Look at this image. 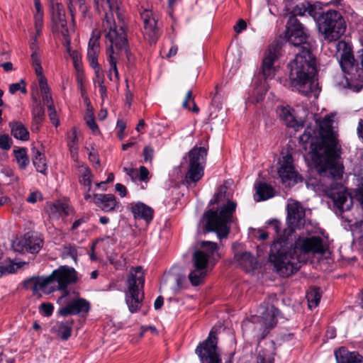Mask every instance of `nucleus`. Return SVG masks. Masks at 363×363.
Instances as JSON below:
<instances>
[{"mask_svg":"<svg viewBox=\"0 0 363 363\" xmlns=\"http://www.w3.org/2000/svg\"><path fill=\"white\" fill-rule=\"evenodd\" d=\"M333 115L325 116L319 123L320 138L317 137L316 129L307 127L300 136L304 148L309 145V154L315 168L320 176L333 180L340 179L343 173V166L340 162L337 130L333 127Z\"/></svg>","mask_w":363,"mask_h":363,"instance_id":"obj_1","label":"nucleus"},{"mask_svg":"<svg viewBox=\"0 0 363 363\" xmlns=\"http://www.w3.org/2000/svg\"><path fill=\"white\" fill-rule=\"evenodd\" d=\"M286 40L298 49L295 57L288 67L292 90L303 95L311 92V84L316 73V60L311 52L308 30L294 16H289L285 30Z\"/></svg>","mask_w":363,"mask_h":363,"instance_id":"obj_2","label":"nucleus"},{"mask_svg":"<svg viewBox=\"0 0 363 363\" xmlns=\"http://www.w3.org/2000/svg\"><path fill=\"white\" fill-rule=\"evenodd\" d=\"M268 228L277 236L270 247L269 261L274 263L281 276L289 277L300 269V262L296 255V249L291 247L292 243H289L285 237V230L282 229L280 221H269Z\"/></svg>","mask_w":363,"mask_h":363,"instance_id":"obj_3","label":"nucleus"},{"mask_svg":"<svg viewBox=\"0 0 363 363\" xmlns=\"http://www.w3.org/2000/svg\"><path fill=\"white\" fill-rule=\"evenodd\" d=\"M77 280V272L72 267L64 265L55 269L47 277H33L24 281V286L32 290L34 294L43 292L49 294L55 291H62V294L57 299V303H65V297L69 295L67 289L68 285Z\"/></svg>","mask_w":363,"mask_h":363,"instance_id":"obj_4","label":"nucleus"},{"mask_svg":"<svg viewBox=\"0 0 363 363\" xmlns=\"http://www.w3.org/2000/svg\"><path fill=\"white\" fill-rule=\"evenodd\" d=\"M214 203L218 204L217 209H210L203 215L206 230L207 232H216L218 237L221 239L226 238L230 233L237 203L230 199L225 186L219 187L215 196Z\"/></svg>","mask_w":363,"mask_h":363,"instance_id":"obj_5","label":"nucleus"},{"mask_svg":"<svg viewBox=\"0 0 363 363\" xmlns=\"http://www.w3.org/2000/svg\"><path fill=\"white\" fill-rule=\"evenodd\" d=\"M107 20L102 22V31L104 33L107 49L108 61L110 65L108 77L111 81H118L119 74L117 69L116 50H124L129 58L130 52L128 50V40L126 33L122 26H117L115 20L111 17H106Z\"/></svg>","mask_w":363,"mask_h":363,"instance_id":"obj_6","label":"nucleus"},{"mask_svg":"<svg viewBox=\"0 0 363 363\" xmlns=\"http://www.w3.org/2000/svg\"><path fill=\"white\" fill-rule=\"evenodd\" d=\"M218 245L211 241H203L201 249L194 252L192 262L194 269L188 277L193 286H198L204 280L207 275V267L214 256L218 254Z\"/></svg>","mask_w":363,"mask_h":363,"instance_id":"obj_7","label":"nucleus"},{"mask_svg":"<svg viewBox=\"0 0 363 363\" xmlns=\"http://www.w3.org/2000/svg\"><path fill=\"white\" fill-rule=\"evenodd\" d=\"M336 57L342 71L347 74L346 79L348 84H353L359 91L363 87V70L359 69L358 64H355L350 47L345 41H339L336 45Z\"/></svg>","mask_w":363,"mask_h":363,"instance_id":"obj_8","label":"nucleus"},{"mask_svg":"<svg viewBox=\"0 0 363 363\" xmlns=\"http://www.w3.org/2000/svg\"><path fill=\"white\" fill-rule=\"evenodd\" d=\"M319 32L328 41H336L346 30L345 21L341 13L335 10H329L319 15L316 20Z\"/></svg>","mask_w":363,"mask_h":363,"instance_id":"obj_9","label":"nucleus"},{"mask_svg":"<svg viewBox=\"0 0 363 363\" xmlns=\"http://www.w3.org/2000/svg\"><path fill=\"white\" fill-rule=\"evenodd\" d=\"M145 277L141 267L131 268L127 280L128 291L125 293V302L131 313L140 310L143 298Z\"/></svg>","mask_w":363,"mask_h":363,"instance_id":"obj_10","label":"nucleus"},{"mask_svg":"<svg viewBox=\"0 0 363 363\" xmlns=\"http://www.w3.org/2000/svg\"><path fill=\"white\" fill-rule=\"evenodd\" d=\"M257 315L252 318V323L257 325L256 328L261 331V338H264L269 331L274 328L280 312L277 308L268 302L261 303L257 309Z\"/></svg>","mask_w":363,"mask_h":363,"instance_id":"obj_11","label":"nucleus"},{"mask_svg":"<svg viewBox=\"0 0 363 363\" xmlns=\"http://www.w3.org/2000/svg\"><path fill=\"white\" fill-rule=\"evenodd\" d=\"M207 149L204 147H194L189 152L188 171L185 176L186 184L196 183L203 176Z\"/></svg>","mask_w":363,"mask_h":363,"instance_id":"obj_12","label":"nucleus"},{"mask_svg":"<svg viewBox=\"0 0 363 363\" xmlns=\"http://www.w3.org/2000/svg\"><path fill=\"white\" fill-rule=\"evenodd\" d=\"M328 196L333 201L342 218L347 223H352V218L345 214V212L351 209L353 204L352 198L347 193L345 186L340 184H331Z\"/></svg>","mask_w":363,"mask_h":363,"instance_id":"obj_13","label":"nucleus"},{"mask_svg":"<svg viewBox=\"0 0 363 363\" xmlns=\"http://www.w3.org/2000/svg\"><path fill=\"white\" fill-rule=\"evenodd\" d=\"M52 13V31L60 33L63 37V44L69 50V30L65 18V11L63 5L55 0H50Z\"/></svg>","mask_w":363,"mask_h":363,"instance_id":"obj_14","label":"nucleus"},{"mask_svg":"<svg viewBox=\"0 0 363 363\" xmlns=\"http://www.w3.org/2000/svg\"><path fill=\"white\" fill-rule=\"evenodd\" d=\"M217 340L212 331L208 337L198 345L196 352L198 354L201 363H220V359L217 353ZM228 363H231L229 361Z\"/></svg>","mask_w":363,"mask_h":363,"instance_id":"obj_15","label":"nucleus"},{"mask_svg":"<svg viewBox=\"0 0 363 363\" xmlns=\"http://www.w3.org/2000/svg\"><path fill=\"white\" fill-rule=\"evenodd\" d=\"M60 306L57 313L64 317L69 315L87 313L90 310L89 302L78 296L69 299L65 297V303Z\"/></svg>","mask_w":363,"mask_h":363,"instance_id":"obj_16","label":"nucleus"},{"mask_svg":"<svg viewBox=\"0 0 363 363\" xmlns=\"http://www.w3.org/2000/svg\"><path fill=\"white\" fill-rule=\"evenodd\" d=\"M43 240L33 233L28 232L23 237L17 239L13 242L15 251L21 253H38L42 248Z\"/></svg>","mask_w":363,"mask_h":363,"instance_id":"obj_17","label":"nucleus"},{"mask_svg":"<svg viewBox=\"0 0 363 363\" xmlns=\"http://www.w3.org/2000/svg\"><path fill=\"white\" fill-rule=\"evenodd\" d=\"M279 164L280 167L278 169V174L281 182L285 186H294L301 181V177L294 169L293 158L291 155L286 154L283 156L279 161Z\"/></svg>","mask_w":363,"mask_h":363,"instance_id":"obj_18","label":"nucleus"},{"mask_svg":"<svg viewBox=\"0 0 363 363\" xmlns=\"http://www.w3.org/2000/svg\"><path fill=\"white\" fill-rule=\"evenodd\" d=\"M286 210V220L289 228L292 230L303 226L306 221L305 209L300 202L294 199H289Z\"/></svg>","mask_w":363,"mask_h":363,"instance_id":"obj_19","label":"nucleus"},{"mask_svg":"<svg viewBox=\"0 0 363 363\" xmlns=\"http://www.w3.org/2000/svg\"><path fill=\"white\" fill-rule=\"evenodd\" d=\"M291 247L296 249V255L298 257L300 263L301 261L298 252L323 254L326 250L325 246L323 245V239L319 236L304 238L296 242L295 246L292 244Z\"/></svg>","mask_w":363,"mask_h":363,"instance_id":"obj_20","label":"nucleus"},{"mask_svg":"<svg viewBox=\"0 0 363 363\" xmlns=\"http://www.w3.org/2000/svg\"><path fill=\"white\" fill-rule=\"evenodd\" d=\"M233 250L235 261L245 271L251 272L256 269L257 265V258L250 252L243 251L241 244L234 243Z\"/></svg>","mask_w":363,"mask_h":363,"instance_id":"obj_21","label":"nucleus"},{"mask_svg":"<svg viewBox=\"0 0 363 363\" xmlns=\"http://www.w3.org/2000/svg\"><path fill=\"white\" fill-rule=\"evenodd\" d=\"M32 65L35 69V74L38 78L39 86L42 94L43 102L48 106L49 104L53 105L52 96L50 94V89L47 84V80L43 74V67L41 61L36 52L31 55Z\"/></svg>","mask_w":363,"mask_h":363,"instance_id":"obj_22","label":"nucleus"},{"mask_svg":"<svg viewBox=\"0 0 363 363\" xmlns=\"http://www.w3.org/2000/svg\"><path fill=\"white\" fill-rule=\"evenodd\" d=\"M143 22L144 35L150 43L156 42L159 36V29L157 27V21L151 11L145 10L140 13Z\"/></svg>","mask_w":363,"mask_h":363,"instance_id":"obj_23","label":"nucleus"},{"mask_svg":"<svg viewBox=\"0 0 363 363\" xmlns=\"http://www.w3.org/2000/svg\"><path fill=\"white\" fill-rule=\"evenodd\" d=\"M100 32L94 30L88 43L87 59L90 66L94 68H99L98 63V56L99 53V42Z\"/></svg>","mask_w":363,"mask_h":363,"instance_id":"obj_24","label":"nucleus"},{"mask_svg":"<svg viewBox=\"0 0 363 363\" xmlns=\"http://www.w3.org/2000/svg\"><path fill=\"white\" fill-rule=\"evenodd\" d=\"M96 10L104 13V21L107 20L108 16L113 18V13L117 12L119 9V0H93Z\"/></svg>","mask_w":363,"mask_h":363,"instance_id":"obj_25","label":"nucleus"},{"mask_svg":"<svg viewBox=\"0 0 363 363\" xmlns=\"http://www.w3.org/2000/svg\"><path fill=\"white\" fill-rule=\"evenodd\" d=\"M94 203L105 212H110L116 208L117 202L113 194H96L93 196Z\"/></svg>","mask_w":363,"mask_h":363,"instance_id":"obj_26","label":"nucleus"},{"mask_svg":"<svg viewBox=\"0 0 363 363\" xmlns=\"http://www.w3.org/2000/svg\"><path fill=\"white\" fill-rule=\"evenodd\" d=\"M277 113L288 127L298 128L303 126L301 122L296 119L294 110L290 106H279L277 108Z\"/></svg>","mask_w":363,"mask_h":363,"instance_id":"obj_27","label":"nucleus"},{"mask_svg":"<svg viewBox=\"0 0 363 363\" xmlns=\"http://www.w3.org/2000/svg\"><path fill=\"white\" fill-rule=\"evenodd\" d=\"M74 320H65L56 322L50 329V332L62 340H67L72 335Z\"/></svg>","mask_w":363,"mask_h":363,"instance_id":"obj_28","label":"nucleus"},{"mask_svg":"<svg viewBox=\"0 0 363 363\" xmlns=\"http://www.w3.org/2000/svg\"><path fill=\"white\" fill-rule=\"evenodd\" d=\"M130 209L135 218L143 219L147 223H150L153 218V209L142 202L132 203Z\"/></svg>","mask_w":363,"mask_h":363,"instance_id":"obj_29","label":"nucleus"},{"mask_svg":"<svg viewBox=\"0 0 363 363\" xmlns=\"http://www.w3.org/2000/svg\"><path fill=\"white\" fill-rule=\"evenodd\" d=\"M337 363H362L363 357L355 352H349L344 347L335 352Z\"/></svg>","mask_w":363,"mask_h":363,"instance_id":"obj_30","label":"nucleus"},{"mask_svg":"<svg viewBox=\"0 0 363 363\" xmlns=\"http://www.w3.org/2000/svg\"><path fill=\"white\" fill-rule=\"evenodd\" d=\"M70 208L68 205L56 202L47 206L46 212L51 219H59L62 216H67L69 213Z\"/></svg>","mask_w":363,"mask_h":363,"instance_id":"obj_31","label":"nucleus"},{"mask_svg":"<svg viewBox=\"0 0 363 363\" xmlns=\"http://www.w3.org/2000/svg\"><path fill=\"white\" fill-rule=\"evenodd\" d=\"M11 135L16 139L26 141L29 139V133L25 125L19 121L9 123Z\"/></svg>","mask_w":363,"mask_h":363,"instance_id":"obj_32","label":"nucleus"},{"mask_svg":"<svg viewBox=\"0 0 363 363\" xmlns=\"http://www.w3.org/2000/svg\"><path fill=\"white\" fill-rule=\"evenodd\" d=\"M33 154V163L36 170L43 174H46L47 164L44 154L36 147L31 148Z\"/></svg>","mask_w":363,"mask_h":363,"instance_id":"obj_33","label":"nucleus"},{"mask_svg":"<svg viewBox=\"0 0 363 363\" xmlns=\"http://www.w3.org/2000/svg\"><path fill=\"white\" fill-rule=\"evenodd\" d=\"M33 123L36 125V130L45 119V109L40 103L34 99V104L32 108Z\"/></svg>","mask_w":363,"mask_h":363,"instance_id":"obj_34","label":"nucleus"},{"mask_svg":"<svg viewBox=\"0 0 363 363\" xmlns=\"http://www.w3.org/2000/svg\"><path fill=\"white\" fill-rule=\"evenodd\" d=\"M276 58L275 52L269 50L262 62V72L265 77H270L274 73L273 65Z\"/></svg>","mask_w":363,"mask_h":363,"instance_id":"obj_35","label":"nucleus"},{"mask_svg":"<svg viewBox=\"0 0 363 363\" xmlns=\"http://www.w3.org/2000/svg\"><path fill=\"white\" fill-rule=\"evenodd\" d=\"M78 130L77 128L73 127L70 133L67 135V146L74 160H75L78 153Z\"/></svg>","mask_w":363,"mask_h":363,"instance_id":"obj_36","label":"nucleus"},{"mask_svg":"<svg viewBox=\"0 0 363 363\" xmlns=\"http://www.w3.org/2000/svg\"><path fill=\"white\" fill-rule=\"evenodd\" d=\"M256 194L259 196L258 201H264L274 196V190L267 183H259L256 187Z\"/></svg>","mask_w":363,"mask_h":363,"instance_id":"obj_37","label":"nucleus"},{"mask_svg":"<svg viewBox=\"0 0 363 363\" xmlns=\"http://www.w3.org/2000/svg\"><path fill=\"white\" fill-rule=\"evenodd\" d=\"M95 77L93 79L94 86L99 87V92L101 94V97L102 99H104L107 96L106 87L104 85V76L103 74V71L101 69L96 68L94 69Z\"/></svg>","mask_w":363,"mask_h":363,"instance_id":"obj_38","label":"nucleus"},{"mask_svg":"<svg viewBox=\"0 0 363 363\" xmlns=\"http://www.w3.org/2000/svg\"><path fill=\"white\" fill-rule=\"evenodd\" d=\"M306 298L308 301V308L310 309L315 308L318 305L321 298L319 289L315 287L310 288L306 293Z\"/></svg>","mask_w":363,"mask_h":363,"instance_id":"obj_39","label":"nucleus"},{"mask_svg":"<svg viewBox=\"0 0 363 363\" xmlns=\"http://www.w3.org/2000/svg\"><path fill=\"white\" fill-rule=\"evenodd\" d=\"M13 154L19 167L21 169H25L30 162L26 149L21 147L18 150H14Z\"/></svg>","mask_w":363,"mask_h":363,"instance_id":"obj_40","label":"nucleus"},{"mask_svg":"<svg viewBox=\"0 0 363 363\" xmlns=\"http://www.w3.org/2000/svg\"><path fill=\"white\" fill-rule=\"evenodd\" d=\"M62 254L64 256L71 257L76 262L79 255L78 248L71 244L65 245L62 249Z\"/></svg>","mask_w":363,"mask_h":363,"instance_id":"obj_41","label":"nucleus"},{"mask_svg":"<svg viewBox=\"0 0 363 363\" xmlns=\"http://www.w3.org/2000/svg\"><path fill=\"white\" fill-rule=\"evenodd\" d=\"M80 183L87 188V191H90L92 183V174L89 168H85L80 179Z\"/></svg>","mask_w":363,"mask_h":363,"instance_id":"obj_42","label":"nucleus"},{"mask_svg":"<svg viewBox=\"0 0 363 363\" xmlns=\"http://www.w3.org/2000/svg\"><path fill=\"white\" fill-rule=\"evenodd\" d=\"M309 7V2L308 1H303L298 4H297L292 11L293 15L291 16H303L306 13H307V9H308Z\"/></svg>","mask_w":363,"mask_h":363,"instance_id":"obj_43","label":"nucleus"},{"mask_svg":"<svg viewBox=\"0 0 363 363\" xmlns=\"http://www.w3.org/2000/svg\"><path fill=\"white\" fill-rule=\"evenodd\" d=\"M12 145V139L7 134L0 135V148L8 150Z\"/></svg>","mask_w":363,"mask_h":363,"instance_id":"obj_44","label":"nucleus"},{"mask_svg":"<svg viewBox=\"0 0 363 363\" xmlns=\"http://www.w3.org/2000/svg\"><path fill=\"white\" fill-rule=\"evenodd\" d=\"M189 101H191L192 104H194V107L192 108V111L194 112H199V108L196 106L194 101L192 99V91L191 90L188 91L186 94V96H185V99L183 101V104H182V106L184 108H186V109H191L190 106H189Z\"/></svg>","mask_w":363,"mask_h":363,"instance_id":"obj_45","label":"nucleus"},{"mask_svg":"<svg viewBox=\"0 0 363 363\" xmlns=\"http://www.w3.org/2000/svg\"><path fill=\"white\" fill-rule=\"evenodd\" d=\"M48 116H49V118H50V120L51 123L55 127H57L59 125V124H60V121L58 120L57 112H56L53 105L49 104L48 105Z\"/></svg>","mask_w":363,"mask_h":363,"instance_id":"obj_46","label":"nucleus"},{"mask_svg":"<svg viewBox=\"0 0 363 363\" xmlns=\"http://www.w3.org/2000/svg\"><path fill=\"white\" fill-rule=\"evenodd\" d=\"M85 121L87 126L92 130L94 133H96L99 131V127L97 124L95 123L93 114H88L85 117Z\"/></svg>","mask_w":363,"mask_h":363,"instance_id":"obj_47","label":"nucleus"},{"mask_svg":"<svg viewBox=\"0 0 363 363\" xmlns=\"http://www.w3.org/2000/svg\"><path fill=\"white\" fill-rule=\"evenodd\" d=\"M41 33H42V28H35V35L34 37H33L32 42L30 43V49L33 51L31 55L34 52H36L38 57H40V55L38 52L37 39H38V37L41 35ZM39 59L40 60V58H39Z\"/></svg>","mask_w":363,"mask_h":363,"instance_id":"obj_48","label":"nucleus"},{"mask_svg":"<svg viewBox=\"0 0 363 363\" xmlns=\"http://www.w3.org/2000/svg\"><path fill=\"white\" fill-rule=\"evenodd\" d=\"M39 308L40 311H42L45 316L49 317L53 313L54 306L51 303H43L40 306Z\"/></svg>","mask_w":363,"mask_h":363,"instance_id":"obj_49","label":"nucleus"},{"mask_svg":"<svg viewBox=\"0 0 363 363\" xmlns=\"http://www.w3.org/2000/svg\"><path fill=\"white\" fill-rule=\"evenodd\" d=\"M320 9V3H315L313 4L309 3V7L308 9H307V13H308V15L315 18L319 14V10Z\"/></svg>","mask_w":363,"mask_h":363,"instance_id":"obj_50","label":"nucleus"},{"mask_svg":"<svg viewBox=\"0 0 363 363\" xmlns=\"http://www.w3.org/2000/svg\"><path fill=\"white\" fill-rule=\"evenodd\" d=\"M143 155L145 162H152L154 156L153 148L149 145L145 146Z\"/></svg>","mask_w":363,"mask_h":363,"instance_id":"obj_51","label":"nucleus"},{"mask_svg":"<svg viewBox=\"0 0 363 363\" xmlns=\"http://www.w3.org/2000/svg\"><path fill=\"white\" fill-rule=\"evenodd\" d=\"M257 363H273V359L269 355H266L259 352L257 357Z\"/></svg>","mask_w":363,"mask_h":363,"instance_id":"obj_52","label":"nucleus"},{"mask_svg":"<svg viewBox=\"0 0 363 363\" xmlns=\"http://www.w3.org/2000/svg\"><path fill=\"white\" fill-rule=\"evenodd\" d=\"M148 169L144 166L140 167L138 179L143 182L147 181L148 179Z\"/></svg>","mask_w":363,"mask_h":363,"instance_id":"obj_53","label":"nucleus"},{"mask_svg":"<svg viewBox=\"0 0 363 363\" xmlns=\"http://www.w3.org/2000/svg\"><path fill=\"white\" fill-rule=\"evenodd\" d=\"M123 172L128 175L133 181L138 179V172L136 169L123 167Z\"/></svg>","mask_w":363,"mask_h":363,"instance_id":"obj_54","label":"nucleus"},{"mask_svg":"<svg viewBox=\"0 0 363 363\" xmlns=\"http://www.w3.org/2000/svg\"><path fill=\"white\" fill-rule=\"evenodd\" d=\"M247 28V23L243 19H240L234 26V30L237 33H241Z\"/></svg>","mask_w":363,"mask_h":363,"instance_id":"obj_55","label":"nucleus"},{"mask_svg":"<svg viewBox=\"0 0 363 363\" xmlns=\"http://www.w3.org/2000/svg\"><path fill=\"white\" fill-rule=\"evenodd\" d=\"M35 28H43V15L35 14Z\"/></svg>","mask_w":363,"mask_h":363,"instance_id":"obj_56","label":"nucleus"},{"mask_svg":"<svg viewBox=\"0 0 363 363\" xmlns=\"http://www.w3.org/2000/svg\"><path fill=\"white\" fill-rule=\"evenodd\" d=\"M40 196H41V194H40V192H38V191L32 192L28 196L26 200H27L28 202H29L30 203H35L38 201V199L39 198H40Z\"/></svg>","mask_w":363,"mask_h":363,"instance_id":"obj_57","label":"nucleus"},{"mask_svg":"<svg viewBox=\"0 0 363 363\" xmlns=\"http://www.w3.org/2000/svg\"><path fill=\"white\" fill-rule=\"evenodd\" d=\"M24 84V81L21 80L19 83H13L9 86V92L11 94H15L17 91H19L21 89V84Z\"/></svg>","mask_w":363,"mask_h":363,"instance_id":"obj_58","label":"nucleus"},{"mask_svg":"<svg viewBox=\"0 0 363 363\" xmlns=\"http://www.w3.org/2000/svg\"><path fill=\"white\" fill-rule=\"evenodd\" d=\"M116 191L118 192L119 195L121 197L125 196L127 191H126V188L124 185H123L120 183L116 184Z\"/></svg>","mask_w":363,"mask_h":363,"instance_id":"obj_59","label":"nucleus"},{"mask_svg":"<svg viewBox=\"0 0 363 363\" xmlns=\"http://www.w3.org/2000/svg\"><path fill=\"white\" fill-rule=\"evenodd\" d=\"M75 3L79 5V10L85 16L87 11V6L85 5V0H77Z\"/></svg>","mask_w":363,"mask_h":363,"instance_id":"obj_60","label":"nucleus"},{"mask_svg":"<svg viewBox=\"0 0 363 363\" xmlns=\"http://www.w3.org/2000/svg\"><path fill=\"white\" fill-rule=\"evenodd\" d=\"M164 303V298L162 296H158L154 303V307L156 310L160 309Z\"/></svg>","mask_w":363,"mask_h":363,"instance_id":"obj_61","label":"nucleus"},{"mask_svg":"<svg viewBox=\"0 0 363 363\" xmlns=\"http://www.w3.org/2000/svg\"><path fill=\"white\" fill-rule=\"evenodd\" d=\"M177 50H178L177 46L172 45L169 50V52L167 54V57H171L174 56L177 54Z\"/></svg>","mask_w":363,"mask_h":363,"instance_id":"obj_62","label":"nucleus"},{"mask_svg":"<svg viewBox=\"0 0 363 363\" xmlns=\"http://www.w3.org/2000/svg\"><path fill=\"white\" fill-rule=\"evenodd\" d=\"M357 64L359 65V69L363 70V49L362 50L361 54H359L358 56Z\"/></svg>","mask_w":363,"mask_h":363,"instance_id":"obj_63","label":"nucleus"},{"mask_svg":"<svg viewBox=\"0 0 363 363\" xmlns=\"http://www.w3.org/2000/svg\"><path fill=\"white\" fill-rule=\"evenodd\" d=\"M357 197L363 207V186L358 189V191L357 193Z\"/></svg>","mask_w":363,"mask_h":363,"instance_id":"obj_64","label":"nucleus"}]
</instances>
